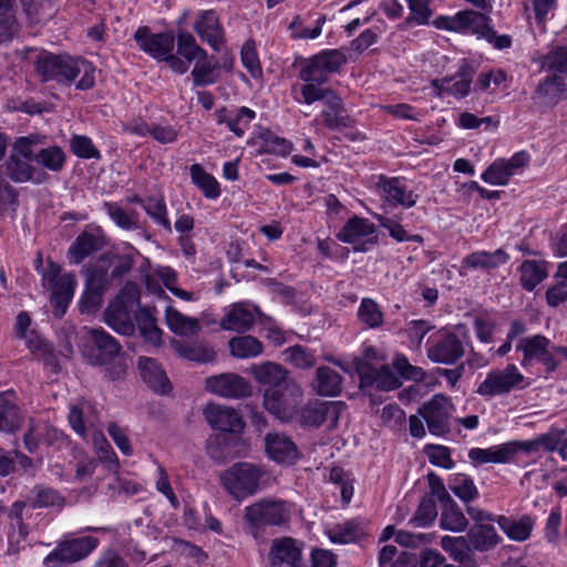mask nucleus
I'll use <instances>...</instances> for the list:
<instances>
[{
  "mask_svg": "<svg viewBox=\"0 0 567 567\" xmlns=\"http://www.w3.org/2000/svg\"><path fill=\"white\" fill-rule=\"evenodd\" d=\"M441 546L454 560L463 564L465 567H477L471 555L472 547L468 539L444 536L441 539Z\"/></svg>",
  "mask_w": 567,
  "mask_h": 567,
  "instance_id": "nucleus-37",
  "label": "nucleus"
},
{
  "mask_svg": "<svg viewBox=\"0 0 567 567\" xmlns=\"http://www.w3.org/2000/svg\"><path fill=\"white\" fill-rule=\"evenodd\" d=\"M544 64L549 70L567 74V48L558 47L551 50L545 58Z\"/></svg>",
  "mask_w": 567,
  "mask_h": 567,
  "instance_id": "nucleus-64",
  "label": "nucleus"
},
{
  "mask_svg": "<svg viewBox=\"0 0 567 567\" xmlns=\"http://www.w3.org/2000/svg\"><path fill=\"white\" fill-rule=\"evenodd\" d=\"M89 334L93 343L89 353L91 363L101 365L107 364L120 355V343L103 329H92Z\"/></svg>",
  "mask_w": 567,
  "mask_h": 567,
  "instance_id": "nucleus-12",
  "label": "nucleus"
},
{
  "mask_svg": "<svg viewBox=\"0 0 567 567\" xmlns=\"http://www.w3.org/2000/svg\"><path fill=\"white\" fill-rule=\"evenodd\" d=\"M83 61L68 54L41 52L35 60V71L43 82L71 84L80 74Z\"/></svg>",
  "mask_w": 567,
  "mask_h": 567,
  "instance_id": "nucleus-3",
  "label": "nucleus"
},
{
  "mask_svg": "<svg viewBox=\"0 0 567 567\" xmlns=\"http://www.w3.org/2000/svg\"><path fill=\"white\" fill-rule=\"evenodd\" d=\"M207 423L217 431L239 433L245 426L240 414L233 408L208 403L203 410Z\"/></svg>",
  "mask_w": 567,
  "mask_h": 567,
  "instance_id": "nucleus-11",
  "label": "nucleus"
},
{
  "mask_svg": "<svg viewBox=\"0 0 567 567\" xmlns=\"http://www.w3.org/2000/svg\"><path fill=\"white\" fill-rule=\"evenodd\" d=\"M449 487L465 503H468L478 496V491L474 482L465 474H456L450 482Z\"/></svg>",
  "mask_w": 567,
  "mask_h": 567,
  "instance_id": "nucleus-52",
  "label": "nucleus"
},
{
  "mask_svg": "<svg viewBox=\"0 0 567 567\" xmlns=\"http://www.w3.org/2000/svg\"><path fill=\"white\" fill-rule=\"evenodd\" d=\"M464 354L460 338L452 333L442 334L429 349L427 357L436 363L453 364Z\"/></svg>",
  "mask_w": 567,
  "mask_h": 567,
  "instance_id": "nucleus-15",
  "label": "nucleus"
},
{
  "mask_svg": "<svg viewBox=\"0 0 567 567\" xmlns=\"http://www.w3.org/2000/svg\"><path fill=\"white\" fill-rule=\"evenodd\" d=\"M341 375L329 367H319L312 381L313 390L323 396H336L341 392Z\"/></svg>",
  "mask_w": 567,
  "mask_h": 567,
  "instance_id": "nucleus-34",
  "label": "nucleus"
},
{
  "mask_svg": "<svg viewBox=\"0 0 567 567\" xmlns=\"http://www.w3.org/2000/svg\"><path fill=\"white\" fill-rule=\"evenodd\" d=\"M35 163L51 172H60L65 163V154L59 146L41 147Z\"/></svg>",
  "mask_w": 567,
  "mask_h": 567,
  "instance_id": "nucleus-51",
  "label": "nucleus"
},
{
  "mask_svg": "<svg viewBox=\"0 0 567 567\" xmlns=\"http://www.w3.org/2000/svg\"><path fill=\"white\" fill-rule=\"evenodd\" d=\"M508 255L503 249H497L493 252L475 251L463 259V266L468 268H482L485 270L495 269L501 265L506 264Z\"/></svg>",
  "mask_w": 567,
  "mask_h": 567,
  "instance_id": "nucleus-36",
  "label": "nucleus"
},
{
  "mask_svg": "<svg viewBox=\"0 0 567 567\" xmlns=\"http://www.w3.org/2000/svg\"><path fill=\"white\" fill-rule=\"evenodd\" d=\"M269 560L271 567H300L301 548L291 537L276 538L270 547Z\"/></svg>",
  "mask_w": 567,
  "mask_h": 567,
  "instance_id": "nucleus-14",
  "label": "nucleus"
},
{
  "mask_svg": "<svg viewBox=\"0 0 567 567\" xmlns=\"http://www.w3.org/2000/svg\"><path fill=\"white\" fill-rule=\"evenodd\" d=\"M138 368L142 379L153 391L161 394H165L171 391V382L156 360L147 357H140Z\"/></svg>",
  "mask_w": 567,
  "mask_h": 567,
  "instance_id": "nucleus-25",
  "label": "nucleus"
},
{
  "mask_svg": "<svg viewBox=\"0 0 567 567\" xmlns=\"http://www.w3.org/2000/svg\"><path fill=\"white\" fill-rule=\"evenodd\" d=\"M254 323L255 315L247 308V305L235 303L227 312V315L221 319L220 328L223 330H230L243 333L250 330Z\"/></svg>",
  "mask_w": 567,
  "mask_h": 567,
  "instance_id": "nucleus-29",
  "label": "nucleus"
},
{
  "mask_svg": "<svg viewBox=\"0 0 567 567\" xmlns=\"http://www.w3.org/2000/svg\"><path fill=\"white\" fill-rule=\"evenodd\" d=\"M250 371L257 382L268 385V388H280L284 383L295 382L289 377V371L275 362L254 364Z\"/></svg>",
  "mask_w": 567,
  "mask_h": 567,
  "instance_id": "nucleus-26",
  "label": "nucleus"
},
{
  "mask_svg": "<svg viewBox=\"0 0 567 567\" xmlns=\"http://www.w3.org/2000/svg\"><path fill=\"white\" fill-rule=\"evenodd\" d=\"M474 72L470 64L463 63L454 76L435 79L432 81V86L436 89L437 96L447 93L456 97H464L470 93Z\"/></svg>",
  "mask_w": 567,
  "mask_h": 567,
  "instance_id": "nucleus-16",
  "label": "nucleus"
},
{
  "mask_svg": "<svg viewBox=\"0 0 567 567\" xmlns=\"http://www.w3.org/2000/svg\"><path fill=\"white\" fill-rule=\"evenodd\" d=\"M206 390L226 399H244L251 394L250 383L236 373H221L206 379Z\"/></svg>",
  "mask_w": 567,
  "mask_h": 567,
  "instance_id": "nucleus-10",
  "label": "nucleus"
},
{
  "mask_svg": "<svg viewBox=\"0 0 567 567\" xmlns=\"http://www.w3.org/2000/svg\"><path fill=\"white\" fill-rule=\"evenodd\" d=\"M107 255H102L95 265L86 268L85 286L105 292L112 280L106 267Z\"/></svg>",
  "mask_w": 567,
  "mask_h": 567,
  "instance_id": "nucleus-44",
  "label": "nucleus"
},
{
  "mask_svg": "<svg viewBox=\"0 0 567 567\" xmlns=\"http://www.w3.org/2000/svg\"><path fill=\"white\" fill-rule=\"evenodd\" d=\"M194 30L213 50H220L224 43V29L214 10L202 11L194 24Z\"/></svg>",
  "mask_w": 567,
  "mask_h": 567,
  "instance_id": "nucleus-19",
  "label": "nucleus"
},
{
  "mask_svg": "<svg viewBox=\"0 0 567 567\" xmlns=\"http://www.w3.org/2000/svg\"><path fill=\"white\" fill-rule=\"evenodd\" d=\"M286 360L298 369H311L316 365L315 353L300 344L289 347L285 350Z\"/></svg>",
  "mask_w": 567,
  "mask_h": 567,
  "instance_id": "nucleus-53",
  "label": "nucleus"
},
{
  "mask_svg": "<svg viewBox=\"0 0 567 567\" xmlns=\"http://www.w3.org/2000/svg\"><path fill=\"white\" fill-rule=\"evenodd\" d=\"M18 29L19 24L12 9H0V43L11 41Z\"/></svg>",
  "mask_w": 567,
  "mask_h": 567,
  "instance_id": "nucleus-61",
  "label": "nucleus"
},
{
  "mask_svg": "<svg viewBox=\"0 0 567 567\" xmlns=\"http://www.w3.org/2000/svg\"><path fill=\"white\" fill-rule=\"evenodd\" d=\"M23 421V413L16 392H0V433H16L21 429Z\"/></svg>",
  "mask_w": 567,
  "mask_h": 567,
  "instance_id": "nucleus-18",
  "label": "nucleus"
},
{
  "mask_svg": "<svg viewBox=\"0 0 567 567\" xmlns=\"http://www.w3.org/2000/svg\"><path fill=\"white\" fill-rule=\"evenodd\" d=\"M451 406L447 396L435 394L419 409V415L425 420L432 435L442 436L450 432Z\"/></svg>",
  "mask_w": 567,
  "mask_h": 567,
  "instance_id": "nucleus-9",
  "label": "nucleus"
},
{
  "mask_svg": "<svg viewBox=\"0 0 567 567\" xmlns=\"http://www.w3.org/2000/svg\"><path fill=\"white\" fill-rule=\"evenodd\" d=\"M133 309L121 306V303H110L104 312L105 322L116 332L124 336H132L135 331V324L131 317Z\"/></svg>",
  "mask_w": 567,
  "mask_h": 567,
  "instance_id": "nucleus-28",
  "label": "nucleus"
},
{
  "mask_svg": "<svg viewBox=\"0 0 567 567\" xmlns=\"http://www.w3.org/2000/svg\"><path fill=\"white\" fill-rule=\"evenodd\" d=\"M45 137L39 134H30L16 140L12 145V152L22 156L27 161H37L39 150L44 145Z\"/></svg>",
  "mask_w": 567,
  "mask_h": 567,
  "instance_id": "nucleus-48",
  "label": "nucleus"
},
{
  "mask_svg": "<svg viewBox=\"0 0 567 567\" xmlns=\"http://www.w3.org/2000/svg\"><path fill=\"white\" fill-rule=\"evenodd\" d=\"M442 507L441 526L444 529L462 532L466 528L467 519L453 498L450 502L442 503Z\"/></svg>",
  "mask_w": 567,
  "mask_h": 567,
  "instance_id": "nucleus-47",
  "label": "nucleus"
},
{
  "mask_svg": "<svg viewBox=\"0 0 567 567\" xmlns=\"http://www.w3.org/2000/svg\"><path fill=\"white\" fill-rule=\"evenodd\" d=\"M509 175L505 165L501 159L491 164L482 174V179L491 185H506L509 181Z\"/></svg>",
  "mask_w": 567,
  "mask_h": 567,
  "instance_id": "nucleus-63",
  "label": "nucleus"
},
{
  "mask_svg": "<svg viewBox=\"0 0 567 567\" xmlns=\"http://www.w3.org/2000/svg\"><path fill=\"white\" fill-rule=\"evenodd\" d=\"M264 475L265 471L261 465L238 462L225 470L219 478L229 495L236 501H243L260 489V481Z\"/></svg>",
  "mask_w": 567,
  "mask_h": 567,
  "instance_id": "nucleus-1",
  "label": "nucleus"
},
{
  "mask_svg": "<svg viewBox=\"0 0 567 567\" xmlns=\"http://www.w3.org/2000/svg\"><path fill=\"white\" fill-rule=\"evenodd\" d=\"M166 322L173 332L181 336L195 334L200 329L197 319L188 318L172 307L166 309Z\"/></svg>",
  "mask_w": 567,
  "mask_h": 567,
  "instance_id": "nucleus-45",
  "label": "nucleus"
},
{
  "mask_svg": "<svg viewBox=\"0 0 567 567\" xmlns=\"http://www.w3.org/2000/svg\"><path fill=\"white\" fill-rule=\"evenodd\" d=\"M501 529L513 540L524 542L529 538L534 528V519L524 515L519 519L499 516L497 519Z\"/></svg>",
  "mask_w": 567,
  "mask_h": 567,
  "instance_id": "nucleus-35",
  "label": "nucleus"
},
{
  "mask_svg": "<svg viewBox=\"0 0 567 567\" xmlns=\"http://www.w3.org/2000/svg\"><path fill=\"white\" fill-rule=\"evenodd\" d=\"M178 353L192 361L209 362L215 358L213 348L203 343H183L177 347Z\"/></svg>",
  "mask_w": 567,
  "mask_h": 567,
  "instance_id": "nucleus-54",
  "label": "nucleus"
},
{
  "mask_svg": "<svg viewBox=\"0 0 567 567\" xmlns=\"http://www.w3.org/2000/svg\"><path fill=\"white\" fill-rule=\"evenodd\" d=\"M75 285V276L69 272L63 274L61 279L50 287L52 291V303L54 305V315L56 317L60 318L64 315L65 308L73 297Z\"/></svg>",
  "mask_w": 567,
  "mask_h": 567,
  "instance_id": "nucleus-31",
  "label": "nucleus"
},
{
  "mask_svg": "<svg viewBox=\"0 0 567 567\" xmlns=\"http://www.w3.org/2000/svg\"><path fill=\"white\" fill-rule=\"evenodd\" d=\"M105 245L104 237L100 234L82 231L70 246L68 257L70 262L79 265L93 252Z\"/></svg>",
  "mask_w": 567,
  "mask_h": 567,
  "instance_id": "nucleus-22",
  "label": "nucleus"
},
{
  "mask_svg": "<svg viewBox=\"0 0 567 567\" xmlns=\"http://www.w3.org/2000/svg\"><path fill=\"white\" fill-rule=\"evenodd\" d=\"M143 207L148 216H151L157 224L163 226L166 230L171 231L172 226L166 217V205L162 198L150 197L143 202Z\"/></svg>",
  "mask_w": 567,
  "mask_h": 567,
  "instance_id": "nucleus-58",
  "label": "nucleus"
},
{
  "mask_svg": "<svg viewBox=\"0 0 567 567\" xmlns=\"http://www.w3.org/2000/svg\"><path fill=\"white\" fill-rule=\"evenodd\" d=\"M190 176L193 183L198 186L208 198H217L220 195L218 182L206 173L199 164L190 166Z\"/></svg>",
  "mask_w": 567,
  "mask_h": 567,
  "instance_id": "nucleus-50",
  "label": "nucleus"
},
{
  "mask_svg": "<svg viewBox=\"0 0 567 567\" xmlns=\"http://www.w3.org/2000/svg\"><path fill=\"white\" fill-rule=\"evenodd\" d=\"M218 69L217 63H212L210 61L202 60L197 62L192 71L194 85L195 86H204L208 84H213L216 82V70Z\"/></svg>",
  "mask_w": 567,
  "mask_h": 567,
  "instance_id": "nucleus-57",
  "label": "nucleus"
},
{
  "mask_svg": "<svg viewBox=\"0 0 567 567\" xmlns=\"http://www.w3.org/2000/svg\"><path fill=\"white\" fill-rule=\"evenodd\" d=\"M565 90L566 84L563 79L557 75L546 76L534 92V103L542 106H554L560 101Z\"/></svg>",
  "mask_w": 567,
  "mask_h": 567,
  "instance_id": "nucleus-27",
  "label": "nucleus"
},
{
  "mask_svg": "<svg viewBox=\"0 0 567 567\" xmlns=\"http://www.w3.org/2000/svg\"><path fill=\"white\" fill-rule=\"evenodd\" d=\"M515 455L513 444H503L493 449H472L468 452V458L475 465L485 463H507Z\"/></svg>",
  "mask_w": 567,
  "mask_h": 567,
  "instance_id": "nucleus-33",
  "label": "nucleus"
},
{
  "mask_svg": "<svg viewBox=\"0 0 567 567\" xmlns=\"http://www.w3.org/2000/svg\"><path fill=\"white\" fill-rule=\"evenodd\" d=\"M375 233V226L365 218L353 216L340 229L336 237L347 244L353 245L355 251H365V244L358 245L365 237Z\"/></svg>",
  "mask_w": 567,
  "mask_h": 567,
  "instance_id": "nucleus-20",
  "label": "nucleus"
},
{
  "mask_svg": "<svg viewBox=\"0 0 567 567\" xmlns=\"http://www.w3.org/2000/svg\"><path fill=\"white\" fill-rule=\"evenodd\" d=\"M104 208L118 227L123 229H136L138 227L136 219L123 210L117 204L104 203Z\"/></svg>",
  "mask_w": 567,
  "mask_h": 567,
  "instance_id": "nucleus-60",
  "label": "nucleus"
},
{
  "mask_svg": "<svg viewBox=\"0 0 567 567\" xmlns=\"http://www.w3.org/2000/svg\"><path fill=\"white\" fill-rule=\"evenodd\" d=\"M346 404L341 401H309L301 409H297L295 419L301 427L318 429L328 422V429L337 427Z\"/></svg>",
  "mask_w": 567,
  "mask_h": 567,
  "instance_id": "nucleus-5",
  "label": "nucleus"
},
{
  "mask_svg": "<svg viewBox=\"0 0 567 567\" xmlns=\"http://www.w3.org/2000/svg\"><path fill=\"white\" fill-rule=\"evenodd\" d=\"M64 439L63 432L45 425L43 427V432L38 433V425L35 424L33 419L29 420V427L23 436V443L25 449L33 453L38 446L39 443H43L45 445H53Z\"/></svg>",
  "mask_w": 567,
  "mask_h": 567,
  "instance_id": "nucleus-30",
  "label": "nucleus"
},
{
  "mask_svg": "<svg viewBox=\"0 0 567 567\" xmlns=\"http://www.w3.org/2000/svg\"><path fill=\"white\" fill-rule=\"evenodd\" d=\"M346 62V55L339 50L322 51L306 62L300 71V79L322 84L330 73L337 72Z\"/></svg>",
  "mask_w": 567,
  "mask_h": 567,
  "instance_id": "nucleus-8",
  "label": "nucleus"
},
{
  "mask_svg": "<svg viewBox=\"0 0 567 567\" xmlns=\"http://www.w3.org/2000/svg\"><path fill=\"white\" fill-rule=\"evenodd\" d=\"M457 23L460 32H470L472 34H477L481 38H484V35H494V30L488 24V18L481 12L474 10L458 12Z\"/></svg>",
  "mask_w": 567,
  "mask_h": 567,
  "instance_id": "nucleus-32",
  "label": "nucleus"
},
{
  "mask_svg": "<svg viewBox=\"0 0 567 567\" xmlns=\"http://www.w3.org/2000/svg\"><path fill=\"white\" fill-rule=\"evenodd\" d=\"M378 188L382 193V197L390 206L401 205L405 208H411L416 204L417 195L412 190H406L399 178H386L380 176Z\"/></svg>",
  "mask_w": 567,
  "mask_h": 567,
  "instance_id": "nucleus-21",
  "label": "nucleus"
},
{
  "mask_svg": "<svg viewBox=\"0 0 567 567\" xmlns=\"http://www.w3.org/2000/svg\"><path fill=\"white\" fill-rule=\"evenodd\" d=\"M135 321L143 338L154 346L162 342V330L157 327L154 316L148 309H140L135 315Z\"/></svg>",
  "mask_w": 567,
  "mask_h": 567,
  "instance_id": "nucleus-46",
  "label": "nucleus"
},
{
  "mask_svg": "<svg viewBox=\"0 0 567 567\" xmlns=\"http://www.w3.org/2000/svg\"><path fill=\"white\" fill-rule=\"evenodd\" d=\"M292 515V504L278 498H261L244 511L245 520L254 528L266 527L285 528L289 525Z\"/></svg>",
  "mask_w": 567,
  "mask_h": 567,
  "instance_id": "nucleus-2",
  "label": "nucleus"
},
{
  "mask_svg": "<svg viewBox=\"0 0 567 567\" xmlns=\"http://www.w3.org/2000/svg\"><path fill=\"white\" fill-rule=\"evenodd\" d=\"M524 375L515 364H507L504 369H493L478 384L476 393L481 396L493 398L505 395L519 388Z\"/></svg>",
  "mask_w": 567,
  "mask_h": 567,
  "instance_id": "nucleus-7",
  "label": "nucleus"
},
{
  "mask_svg": "<svg viewBox=\"0 0 567 567\" xmlns=\"http://www.w3.org/2000/svg\"><path fill=\"white\" fill-rule=\"evenodd\" d=\"M134 39L138 47L156 60L163 61L174 50V35L169 33H150L146 27L136 30Z\"/></svg>",
  "mask_w": 567,
  "mask_h": 567,
  "instance_id": "nucleus-13",
  "label": "nucleus"
},
{
  "mask_svg": "<svg viewBox=\"0 0 567 567\" xmlns=\"http://www.w3.org/2000/svg\"><path fill=\"white\" fill-rule=\"evenodd\" d=\"M429 461L435 465L447 470L454 467V462L451 458V452L449 447L443 445H427L425 447Z\"/></svg>",
  "mask_w": 567,
  "mask_h": 567,
  "instance_id": "nucleus-62",
  "label": "nucleus"
},
{
  "mask_svg": "<svg viewBox=\"0 0 567 567\" xmlns=\"http://www.w3.org/2000/svg\"><path fill=\"white\" fill-rule=\"evenodd\" d=\"M23 339L33 354L43 360L47 365L52 367L54 372L58 371V362L53 353V348L50 343L41 339L34 331H30L29 336Z\"/></svg>",
  "mask_w": 567,
  "mask_h": 567,
  "instance_id": "nucleus-49",
  "label": "nucleus"
},
{
  "mask_svg": "<svg viewBox=\"0 0 567 567\" xmlns=\"http://www.w3.org/2000/svg\"><path fill=\"white\" fill-rule=\"evenodd\" d=\"M134 266V259L131 255H107L106 267L111 268L109 276L111 280H121L128 274Z\"/></svg>",
  "mask_w": 567,
  "mask_h": 567,
  "instance_id": "nucleus-56",
  "label": "nucleus"
},
{
  "mask_svg": "<svg viewBox=\"0 0 567 567\" xmlns=\"http://www.w3.org/2000/svg\"><path fill=\"white\" fill-rule=\"evenodd\" d=\"M324 105L326 109L322 110L320 116L329 130L342 131L352 127L354 121L347 114L342 100L334 92Z\"/></svg>",
  "mask_w": 567,
  "mask_h": 567,
  "instance_id": "nucleus-23",
  "label": "nucleus"
},
{
  "mask_svg": "<svg viewBox=\"0 0 567 567\" xmlns=\"http://www.w3.org/2000/svg\"><path fill=\"white\" fill-rule=\"evenodd\" d=\"M265 449L267 455L278 463L291 464L300 456L296 443L288 435L280 432L266 434Z\"/></svg>",
  "mask_w": 567,
  "mask_h": 567,
  "instance_id": "nucleus-17",
  "label": "nucleus"
},
{
  "mask_svg": "<svg viewBox=\"0 0 567 567\" xmlns=\"http://www.w3.org/2000/svg\"><path fill=\"white\" fill-rule=\"evenodd\" d=\"M549 343L550 341L540 334L520 339L516 350L524 354L522 364L527 367L533 360H539L548 351Z\"/></svg>",
  "mask_w": 567,
  "mask_h": 567,
  "instance_id": "nucleus-38",
  "label": "nucleus"
},
{
  "mask_svg": "<svg viewBox=\"0 0 567 567\" xmlns=\"http://www.w3.org/2000/svg\"><path fill=\"white\" fill-rule=\"evenodd\" d=\"M177 54L187 63L200 62L207 59V52L197 44L195 38L188 32H179L177 35Z\"/></svg>",
  "mask_w": 567,
  "mask_h": 567,
  "instance_id": "nucleus-43",
  "label": "nucleus"
},
{
  "mask_svg": "<svg viewBox=\"0 0 567 567\" xmlns=\"http://www.w3.org/2000/svg\"><path fill=\"white\" fill-rule=\"evenodd\" d=\"M99 545V539L92 536L60 542L55 549L44 558L47 567H59L86 558Z\"/></svg>",
  "mask_w": 567,
  "mask_h": 567,
  "instance_id": "nucleus-6",
  "label": "nucleus"
},
{
  "mask_svg": "<svg viewBox=\"0 0 567 567\" xmlns=\"http://www.w3.org/2000/svg\"><path fill=\"white\" fill-rule=\"evenodd\" d=\"M94 445L96 447L99 460L105 464L110 472H116L120 465L118 458L106 439L104 436L96 437L94 440Z\"/></svg>",
  "mask_w": 567,
  "mask_h": 567,
  "instance_id": "nucleus-59",
  "label": "nucleus"
},
{
  "mask_svg": "<svg viewBox=\"0 0 567 567\" xmlns=\"http://www.w3.org/2000/svg\"><path fill=\"white\" fill-rule=\"evenodd\" d=\"M22 156L11 151L9 158L6 162L7 175L16 183L33 182L35 184L42 183L47 175L38 172L30 163Z\"/></svg>",
  "mask_w": 567,
  "mask_h": 567,
  "instance_id": "nucleus-24",
  "label": "nucleus"
},
{
  "mask_svg": "<svg viewBox=\"0 0 567 567\" xmlns=\"http://www.w3.org/2000/svg\"><path fill=\"white\" fill-rule=\"evenodd\" d=\"M302 401V390L296 382L284 383L280 388H267L264 393L265 409L282 422L295 419Z\"/></svg>",
  "mask_w": 567,
  "mask_h": 567,
  "instance_id": "nucleus-4",
  "label": "nucleus"
},
{
  "mask_svg": "<svg viewBox=\"0 0 567 567\" xmlns=\"http://www.w3.org/2000/svg\"><path fill=\"white\" fill-rule=\"evenodd\" d=\"M520 284L524 289L532 291L548 276L546 262L525 260L520 267Z\"/></svg>",
  "mask_w": 567,
  "mask_h": 567,
  "instance_id": "nucleus-40",
  "label": "nucleus"
},
{
  "mask_svg": "<svg viewBox=\"0 0 567 567\" xmlns=\"http://www.w3.org/2000/svg\"><path fill=\"white\" fill-rule=\"evenodd\" d=\"M472 548L486 551L498 543V535L492 525L478 524L472 527L467 534Z\"/></svg>",
  "mask_w": 567,
  "mask_h": 567,
  "instance_id": "nucleus-41",
  "label": "nucleus"
},
{
  "mask_svg": "<svg viewBox=\"0 0 567 567\" xmlns=\"http://www.w3.org/2000/svg\"><path fill=\"white\" fill-rule=\"evenodd\" d=\"M64 497L55 489L43 485L34 486L27 497V503L32 508H43L50 506H64Z\"/></svg>",
  "mask_w": 567,
  "mask_h": 567,
  "instance_id": "nucleus-39",
  "label": "nucleus"
},
{
  "mask_svg": "<svg viewBox=\"0 0 567 567\" xmlns=\"http://www.w3.org/2000/svg\"><path fill=\"white\" fill-rule=\"evenodd\" d=\"M359 319L369 328H377L383 323V313L378 303L372 299L364 298L358 311Z\"/></svg>",
  "mask_w": 567,
  "mask_h": 567,
  "instance_id": "nucleus-55",
  "label": "nucleus"
},
{
  "mask_svg": "<svg viewBox=\"0 0 567 567\" xmlns=\"http://www.w3.org/2000/svg\"><path fill=\"white\" fill-rule=\"evenodd\" d=\"M230 353L235 358H255L262 353V343L252 336L234 337L229 340Z\"/></svg>",
  "mask_w": 567,
  "mask_h": 567,
  "instance_id": "nucleus-42",
  "label": "nucleus"
}]
</instances>
